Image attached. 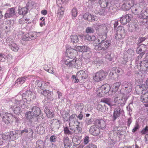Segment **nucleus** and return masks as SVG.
Listing matches in <instances>:
<instances>
[{
	"label": "nucleus",
	"instance_id": "1",
	"mask_svg": "<svg viewBox=\"0 0 148 148\" xmlns=\"http://www.w3.org/2000/svg\"><path fill=\"white\" fill-rule=\"evenodd\" d=\"M31 91H26L22 95L18 94L14 97L12 98L10 101L14 105H18L23 108L26 107V104L28 100H30Z\"/></svg>",
	"mask_w": 148,
	"mask_h": 148
},
{
	"label": "nucleus",
	"instance_id": "2",
	"mask_svg": "<svg viewBox=\"0 0 148 148\" xmlns=\"http://www.w3.org/2000/svg\"><path fill=\"white\" fill-rule=\"evenodd\" d=\"M98 44L95 45L94 49L98 51H105L108 49L111 45V42L110 40L104 39L103 36H99L98 38Z\"/></svg>",
	"mask_w": 148,
	"mask_h": 148
},
{
	"label": "nucleus",
	"instance_id": "3",
	"mask_svg": "<svg viewBox=\"0 0 148 148\" xmlns=\"http://www.w3.org/2000/svg\"><path fill=\"white\" fill-rule=\"evenodd\" d=\"M64 62L67 66L69 67H79L82 65V62L81 59L78 60L73 59L71 58H69Z\"/></svg>",
	"mask_w": 148,
	"mask_h": 148
},
{
	"label": "nucleus",
	"instance_id": "4",
	"mask_svg": "<svg viewBox=\"0 0 148 148\" xmlns=\"http://www.w3.org/2000/svg\"><path fill=\"white\" fill-rule=\"evenodd\" d=\"M99 3L102 7H107L110 12H113L112 10L114 9V1H111L110 2L109 0H99Z\"/></svg>",
	"mask_w": 148,
	"mask_h": 148
},
{
	"label": "nucleus",
	"instance_id": "5",
	"mask_svg": "<svg viewBox=\"0 0 148 148\" xmlns=\"http://www.w3.org/2000/svg\"><path fill=\"white\" fill-rule=\"evenodd\" d=\"M72 77V80L75 83H77L79 80L85 79L87 77V72L85 71L80 70L77 73L76 77L73 75Z\"/></svg>",
	"mask_w": 148,
	"mask_h": 148
},
{
	"label": "nucleus",
	"instance_id": "6",
	"mask_svg": "<svg viewBox=\"0 0 148 148\" xmlns=\"http://www.w3.org/2000/svg\"><path fill=\"white\" fill-rule=\"evenodd\" d=\"M107 72L102 70H100L96 72L93 77V79L96 82H99L104 79L107 76Z\"/></svg>",
	"mask_w": 148,
	"mask_h": 148
},
{
	"label": "nucleus",
	"instance_id": "7",
	"mask_svg": "<svg viewBox=\"0 0 148 148\" xmlns=\"http://www.w3.org/2000/svg\"><path fill=\"white\" fill-rule=\"evenodd\" d=\"M110 87L108 84H105L98 88L97 93L98 95L102 97L104 94L108 93L110 91Z\"/></svg>",
	"mask_w": 148,
	"mask_h": 148
},
{
	"label": "nucleus",
	"instance_id": "8",
	"mask_svg": "<svg viewBox=\"0 0 148 148\" xmlns=\"http://www.w3.org/2000/svg\"><path fill=\"white\" fill-rule=\"evenodd\" d=\"M12 114L11 113H5L1 115L2 121L6 124L8 125L11 123Z\"/></svg>",
	"mask_w": 148,
	"mask_h": 148
},
{
	"label": "nucleus",
	"instance_id": "9",
	"mask_svg": "<svg viewBox=\"0 0 148 148\" xmlns=\"http://www.w3.org/2000/svg\"><path fill=\"white\" fill-rule=\"evenodd\" d=\"M118 134L122 135V132L120 130V128L116 126L113 128V129L110 131L109 133V135L110 137L114 139L116 136Z\"/></svg>",
	"mask_w": 148,
	"mask_h": 148
},
{
	"label": "nucleus",
	"instance_id": "10",
	"mask_svg": "<svg viewBox=\"0 0 148 148\" xmlns=\"http://www.w3.org/2000/svg\"><path fill=\"white\" fill-rule=\"evenodd\" d=\"M122 86L124 90V95L129 93L132 90V85L130 83L125 82L123 83Z\"/></svg>",
	"mask_w": 148,
	"mask_h": 148
},
{
	"label": "nucleus",
	"instance_id": "11",
	"mask_svg": "<svg viewBox=\"0 0 148 148\" xmlns=\"http://www.w3.org/2000/svg\"><path fill=\"white\" fill-rule=\"evenodd\" d=\"M33 131L32 129L29 127H26L24 128L23 130L21 131V135L25 134L27 136H29V138H33Z\"/></svg>",
	"mask_w": 148,
	"mask_h": 148
},
{
	"label": "nucleus",
	"instance_id": "12",
	"mask_svg": "<svg viewBox=\"0 0 148 148\" xmlns=\"http://www.w3.org/2000/svg\"><path fill=\"white\" fill-rule=\"evenodd\" d=\"M6 42V44L8 45L9 48L12 51L16 52L19 49L18 45L9 38L7 39Z\"/></svg>",
	"mask_w": 148,
	"mask_h": 148
},
{
	"label": "nucleus",
	"instance_id": "13",
	"mask_svg": "<svg viewBox=\"0 0 148 148\" xmlns=\"http://www.w3.org/2000/svg\"><path fill=\"white\" fill-rule=\"evenodd\" d=\"M132 17V15L131 14H127L121 17L120 21L122 24L125 25L131 20Z\"/></svg>",
	"mask_w": 148,
	"mask_h": 148
},
{
	"label": "nucleus",
	"instance_id": "14",
	"mask_svg": "<svg viewBox=\"0 0 148 148\" xmlns=\"http://www.w3.org/2000/svg\"><path fill=\"white\" fill-rule=\"evenodd\" d=\"M106 124L105 121L101 119H97L95 122V125L102 130L106 128Z\"/></svg>",
	"mask_w": 148,
	"mask_h": 148
},
{
	"label": "nucleus",
	"instance_id": "15",
	"mask_svg": "<svg viewBox=\"0 0 148 148\" xmlns=\"http://www.w3.org/2000/svg\"><path fill=\"white\" fill-rule=\"evenodd\" d=\"M20 133V132L18 130H14L10 132V135L6 136L7 140H9L11 138L12 139H15L18 138L19 136L18 134Z\"/></svg>",
	"mask_w": 148,
	"mask_h": 148
},
{
	"label": "nucleus",
	"instance_id": "16",
	"mask_svg": "<svg viewBox=\"0 0 148 148\" xmlns=\"http://www.w3.org/2000/svg\"><path fill=\"white\" fill-rule=\"evenodd\" d=\"M15 14V10L14 8H8L6 11L4 17L6 18H8L13 16Z\"/></svg>",
	"mask_w": 148,
	"mask_h": 148
},
{
	"label": "nucleus",
	"instance_id": "17",
	"mask_svg": "<svg viewBox=\"0 0 148 148\" xmlns=\"http://www.w3.org/2000/svg\"><path fill=\"white\" fill-rule=\"evenodd\" d=\"M89 132L90 134L93 136H97L100 133L99 129L95 126H92L89 129Z\"/></svg>",
	"mask_w": 148,
	"mask_h": 148
},
{
	"label": "nucleus",
	"instance_id": "18",
	"mask_svg": "<svg viewBox=\"0 0 148 148\" xmlns=\"http://www.w3.org/2000/svg\"><path fill=\"white\" fill-rule=\"evenodd\" d=\"M77 49H75L71 48H68L66 49L67 55H69L72 58L75 57V56L77 54Z\"/></svg>",
	"mask_w": 148,
	"mask_h": 148
},
{
	"label": "nucleus",
	"instance_id": "19",
	"mask_svg": "<svg viewBox=\"0 0 148 148\" xmlns=\"http://www.w3.org/2000/svg\"><path fill=\"white\" fill-rule=\"evenodd\" d=\"M83 18L89 21L92 22L95 20L97 16L89 13H86L83 15Z\"/></svg>",
	"mask_w": 148,
	"mask_h": 148
},
{
	"label": "nucleus",
	"instance_id": "20",
	"mask_svg": "<svg viewBox=\"0 0 148 148\" xmlns=\"http://www.w3.org/2000/svg\"><path fill=\"white\" fill-rule=\"evenodd\" d=\"M25 115L26 116L27 119L31 123L33 121L34 119H37L36 117L33 114L32 111L27 112L25 114Z\"/></svg>",
	"mask_w": 148,
	"mask_h": 148
},
{
	"label": "nucleus",
	"instance_id": "21",
	"mask_svg": "<svg viewBox=\"0 0 148 148\" xmlns=\"http://www.w3.org/2000/svg\"><path fill=\"white\" fill-rule=\"evenodd\" d=\"M44 111L48 118H52L54 116L55 114L53 111L52 110L50 109L49 108L46 107Z\"/></svg>",
	"mask_w": 148,
	"mask_h": 148
},
{
	"label": "nucleus",
	"instance_id": "22",
	"mask_svg": "<svg viewBox=\"0 0 148 148\" xmlns=\"http://www.w3.org/2000/svg\"><path fill=\"white\" fill-rule=\"evenodd\" d=\"M100 102L105 103L110 107L114 106V104L112 103V100L111 98L109 97L104 98L101 99Z\"/></svg>",
	"mask_w": 148,
	"mask_h": 148
},
{
	"label": "nucleus",
	"instance_id": "23",
	"mask_svg": "<svg viewBox=\"0 0 148 148\" xmlns=\"http://www.w3.org/2000/svg\"><path fill=\"white\" fill-rule=\"evenodd\" d=\"M123 111L120 108H115L114 109L113 120L114 121L122 113Z\"/></svg>",
	"mask_w": 148,
	"mask_h": 148
},
{
	"label": "nucleus",
	"instance_id": "24",
	"mask_svg": "<svg viewBox=\"0 0 148 148\" xmlns=\"http://www.w3.org/2000/svg\"><path fill=\"white\" fill-rule=\"evenodd\" d=\"M32 110L37 118V117L40 115H42L41 114V110L40 108L36 106L32 107Z\"/></svg>",
	"mask_w": 148,
	"mask_h": 148
},
{
	"label": "nucleus",
	"instance_id": "25",
	"mask_svg": "<svg viewBox=\"0 0 148 148\" xmlns=\"http://www.w3.org/2000/svg\"><path fill=\"white\" fill-rule=\"evenodd\" d=\"M10 108L16 114L19 115L22 112L19 106H16L15 105H10L9 106Z\"/></svg>",
	"mask_w": 148,
	"mask_h": 148
},
{
	"label": "nucleus",
	"instance_id": "26",
	"mask_svg": "<svg viewBox=\"0 0 148 148\" xmlns=\"http://www.w3.org/2000/svg\"><path fill=\"white\" fill-rule=\"evenodd\" d=\"M51 125L54 130H58L61 126L60 121L56 119H54L52 120Z\"/></svg>",
	"mask_w": 148,
	"mask_h": 148
},
{
	"label": "nucleus",
	"instance_id": "27",
	"mask_svg": "<svg viewBox=\"0 0 148 148\" xmlns=\"http://www.w3.org/2000/svg\"><path fill=\"white\" fill-rule=\"evenodd\" d=\"M121 8L125 10H129L132 7V4L128 1L126 3L123 2L121 5H120Z\"/></svg>",
	"mask_w": 148,
	"mask_h": 148
},
{
	"label": "nucleus",
	"instance_id": "28",
	"mask_svg": "<svg viewBox=\"0 0 148 148\" xmlns=\"http://www.w3.org/2000/svg\"><path fill=\"white\" fill-rule=\"evenodd\" d=\"M27 77H21L18 78L16 81L15 85L16 86H17L18 84H22L24 83L27 79Z\"/></svg>",
	"mask_w": 148,
	"mask_h": 148
},
{
	"label": "nucleus",
	"instance_id": "29",
	"mask_svg": "<svg viewBox=\"0 0 148 148\" xmlns=\"http://www.w3.org/2000/svg\"><path fill=\"white\" fill-rule=\"evenodd\" d=\"M140 101L143 103H148V91L143 94L140 96ZM148 106V103L147 104Z\"/></svg>",
	"mask_w": 148,
	"mask_h": 148
},
{
	"label": "nucleus",
	"instance_id": "30",
	"mask_svg": "<svg viewBox=\"0 0 148 148\" xmlns=\"http://www.w3.org/2000/svg\"><path fill=\"white\" fill-rule=\"evenodd\" d=\"M140 8L139 6L135 5L132 7V11L135 15L138 14L140 12Z\"/></svg>",
	"mask_w": 148,
	"mask_h": 148
},
{
	"label": "nucleus",
	"instance_id": "31",
	"mask_svg": "<svg viewBox=\"0 0 148 148\" xmlns=\"http://www.w3.org/2000/svg\"><path fill=\"white\" fill-rule=\"evenodd\" d=\"M76 49L77 51L83 52H87L90 50V48L86 46H78Z\"/></svg>",
	"mask_w": 148,
	"mask_h": 148
},
{
	"label": "nucleus",
	"instance_id": "32",
	"mask_svg": "<svg viewBox=\"0 0 148 148\" xmlns=\"http://www.w3.org/2000/svg\"><path fill=\"white\" fill-rule=\"evenodd\" d=\"M69 41L73 43H77L79 41L78 36L76 35H71Z\"/></svg>",
	"mask_w": 148,
	"mask_h": 148
},
{
	"label": "nucleus",
	"instance_id": "33",
	"mask_svg": "<svg viewBox=\"0 0 148 148\" xmlns=\"http://www.w3.org/2000/svg\"><path fill=\"white\" fill-rule=\"evenodd\" d=\"M95 13L99 15L105 16L107 13V11L106 8H103L99 9L97 11L96 10Z\"/></svg>",
	"mask_w": 148,
	"mask_h": 148
},
{
	"label": "nucleus",
	"instance_id": "34",
	"mask_svg": "<svg viewBox=\"0 0 148 148\" xmlns=\"http://www.w3.org/2000/svg\"><path fill=\"white\" fill-rule=\"evenodd\" d=\"M27 8L25 7L23 8L19 7L18 13L19 14L21 15H24L27 13Z\"/></svg>",
	"mask_w": 148,
	"mask_h": 148
},
{
	"label": "nucleus",
	"instance_id": "35",
	"mask_svg": "<svg viewBox=\"0 0 148 148\" xmlns=\"http://www.w3.org/2000/svg\"><path fill=\"white\" fill-rule=\"evenodd\" d=\"M116 33L123 35V36H125V31L124 28L122 26H119L117 29Z\"/></svg>",
	"mask_w": 148,
	"mask_h": 148
},
{
	"label": "nucleus",
	"instance_id": "36",
	"mask_svg": "<svg viewBox=\"0 0 148 148\" xmlns=\"http://www.w3.org/2000/svg\"><path fill=\"white\" fill-rule=\"evenodd\" d=\"M140 66L145 68L146 70H148V60H145L141 61L140 64Z\"/></svg>",
	"mask_w": 148,
	"mask_h": 148
},
{
	"label": "nucleus",
	"instance_id": "37",
	"mask_svg": "<svg viewBox=\"0 0 148 148\" xmlns=\"http://www.w3.org/2000/svg\"><path fill=\"white\" fill-rule=\"evenodd\" d=\"M64 9L62 7L60 9H58L57 14H58L57 17L59 19H61L64 13Z\"/></svg>",
	"mask_w": 148,
	"mask_h": 148
},
{
	"label": "nucleus",
	"instance_id": "38",
	"mask_svg": "<svg viewBox=\"0 0 148 148\" xmlns=\"http://www.w3.org/2000/svg\"><path fill=\"white\" fill-rule=\"evenodd\" d=\"M140 17V18L142 19H146L148 18V10L145 11L144 12L142 11Z\"/></svg>",
	"mask_w": 148,
	"mask_h": 148
},
{
	"label": "nucleus",
	"instance_id": "39",
	"mask_svg": "<svg viewBox=\"0 0 148 148\" xmlns=\"http://www.w3.org/2000/svg\"><path fill=\"white\" fill-rule=\"evenodd\" d=\"M6 136L4 135H0V145H3L5 142L6 140H7Z\"/></svg>",
	"mask_w": 148,
	"mask_h": 148
},
{
	"label": "nucleus",
	"instance_id": "40",
	"mask_svg": "<svg viewBox=\"0 0 148 148\" xmlns=\"http://www.w3.org/2000/svg\"><path fill=\"white\" fill-rule=\"evenodd\" d=\"M106 107L105 105L103 106L101 104H99L97 106V108L98 110L101 112H105L106 110Z\"/></svg>",
	"mask_w": 148,
	"mask_h": 148
},
{
	"label": "nucleus",
	"instance_id": "41",
	"mask_svg": "<svg viewBox=\"0 0 148 148\" xmlns=\"http://www.w3.org/2000/svg\"><path fill=\"white\" fill-rule=\"evenodd\" d=\"M37 148H44V143L42 141L39 140L36 142Z\"/></svg>",
	"mask_w": 148,
	"mask_h": 148
},
{
	"label": "nucleus",
	"instance_id": "42",
	"mask_svg": "<svg viewBox=\"0 0 148 148\" xmlns=\"http://www.w3.org/2000/svg\"><path fill=\"white\" fill-rule=\"evenodd\" d=\"M28 41H29V39L28 36H24L21 38L20 42L22 45H25L26 42Z\"/></svg>",
	"mask_w": 148,
	"mask_h": 148
},
{
	"label": "nucleus",
	"instance_id": "43",
	"mask_svg": "<svg viewBox=\"0 0 148 148\" xmlns=\"http://www.w3.org/2000/svg\"><path fill=\"white\" fill-rule=\"evenodd\" d=\"M69 138L67 137L64 140V146L65 148H70V145L69 142Z\"/></svg>",
	"mask_w": 148,
	"mask_h": 148
},
{
	"label": "nucleus",
	"instance_id": "44",
	"mask_svg": "<svg viewBox=\"0 0 148 148\" xmlns=\"http://www.w3.org/2000/svg\"><path fill=\"white\" fill-rule=\"evenodd\" d=\"M36 130H37L38 133L41 134H42L45 131L44 128L40 125L37 127Z\"/></svg>",
	"mask_w": 148,
	"mask_h": 148
},
{
	"label": "nucleus",
	"instance_id": "45",
	"mask_svg": "<svg viewBox=\"0 0 148 148\" xmlns=\"http://www.w3.org/2000/svg\"><path fill=\"white\" fill-rule=\"evenodd\" d=\"M82 131V129L78 125L76 126V128L73 130V132L75 134H79L81 133Z\"/></svg>",
	"mask_w": 148,
	"mask_h": 148
},
{
	"label": "nucleus",
	"instance_id": "46",
	"mask_svg": "<svg viewBox=\"0 0 148 148\" xmlns=\"http://www.w3.org/2000/svg\"><path fill=\"white\" fill-rule=\"evenodd\" d=\"M64 134L66 135L69 136L72 135L73 133V131H70L69 128L68 127H66L64 128Z\"/></svg>",
	"mask_w": 148,
	"mask_h": 148
},
{
	"label": "nucleus",
	"instance_id": "47",
	"mask_svg": "<svg viewBox=\"0 0 148 148\" xmlns=\"http://www.w3.org/2000/svg\"><path fill=\"white\" fill-rule=\"evenodd\" d=\"M37 32H34L31 34L29 36H28V39H29V41L34 40L36 38H37Z\"/></svg>",
	"mask_w": 148,
	"mask_h": 148
},
{
	"label": "nucleus",
	"instance_id": "48",
	"mask_svg": "<svg viewBox=\"0 0 148 148\" xmlns=\"http://www.w3.org/2000/svg\"><path fill=\"white\" fill-rule=\"evenodd\" d=\"M123 98L120 99H119L118 100L119 101H118V103H120L121 106H123L125 104V101L127 99V98H125L124 97H123Z\"/></svg>",
	"mask_w": 148,
	"mask_h": 148
},
{
	"label": "nucleus",
	"instance_id": "49",
	"mask_svg": "<svg viewBox=\"0 0 148 148\" xmlns=\"http://www.w3.org/2000/svg\"><path fill=\"white\" fill-rule=\"evenodd\" d=\"M85 37V39L89 41L94 40L95 39V36H91L89 34L86 35Z\"/></svg>",
	"mask_w": 148,
	"mask_h": 148
},
{
	"label": "nucleus",
	"instance_id": "50",
	"mask_svg": "<svg viewBox=\"0 0 148 148\" xmlns=\"http://www.w3.org/2000/svg\"><path fill=\"white\" fill-rule=\"evenodd\" d=\"M8 57L5 55L0 54V61L2 62H4L6 60L9 61Z\"/></svg>",
	"mask_w": 148,
	"mask_h": 148
},
{
	"label": "nucleus",
	"instance_id": "51",
	"mask_svg": "<svg viewBox=\"0 0 148 148\" xmlns=\"http://www.w3.org/2000/svg\"><path fill=\"white\" fill-rule=\"evenodd\" d=\"M139 88L142 91L147 90L148 89V84L146 83V84H142L139 87Z\"/></svg>",
	"mask_w": 148,
	"mask_h": 148
},
{
	"label": "nucleus",
	"instance_id": "52",
	"mask_svg": "<svg viewBox=\"0 0 148 148\" xmlns=\"http://www.w3.org/2000/svg\"><path fill=\"white\" fill-rule=\"evenodd\" d=\"M114 69L112 68L110 73V77H111L112 79H113L115 78L116 77H118L117 75H115V73H114L115 71H114Z\"/></svg>",
	"mask_w": 148,
	"mask_h": 148
},
{
	"label": "nucleus",
	"instance_id": "53",
	"mask_svg": "<svg viewBox=\"0 0 148 148\" xmlns=\"http://www.w3.org/2000/svg\"><path fill=\"white\" fill-rule=\"evenodd\" d=\"M112 69H114V71H115L114 73H115V75H117L118 77L119 75L121 74L120 73L121 72L122 69L120 68H113Z\"/></svg>",
	"mask_w": 148,
	"mask_h": 148
},
{
	"label": "nucleus",
	"instance_id": "54",
	"mask_svg": "<svg viewBox=\"0 0 148 148\" xmlns=\"http://www.w3.org/2000/svg\"><path fill=\"white\" fill-rule=\"evenodd\" d=\"M138 29V25H132L129 28L131 32L135 31Z\"/></svg>",
	"mask_w": 148,
	"mask_h": 148
},
{
	"label": "nucleus",
	"instance_id": "55",
	"mask_svg": "<svg viewBox=\"0 0 148 148\" xmlns=\"http://www.w3.org/2000/svg\"><path fill=\"white\" fill-rule=\"evenodd\" d=\"M102 61L101 60V59L99 58H97L94 60L93 62L96 65L99 66L101 64Z\"/></svg>",
	"mask_w": 148,
	"mask_h": 148
},
{
	"label": "nucleus",
	"instance_id": "56",
	"mask_svg": "<svg viewBox=\"0 0 148 148\" xmlns=\"http://www.w3.org/2000/svg\"><path fill=\"white\" fill-rule=\"evenodd\" d=\"M72 15L74 17H76L77 15V8L74 7L71 10Z\"/></svg>",
	"mask_w": 148,
	"mask_h": 148
},
{
	"label": "nucleus",
	"instance_id": "57",
	"mask_svg": "<svg viewBox=\"0 0 148 148\" xmlns=\"http://www.w3.org/2000/svg\"><path fill=\"white\" fill-rule=\"evenodd\" d=\"M57 136L55 135L51 136L49 140L51 143H55L57 141Z\"/></svg>",
	"mask_w": 148,
	"mask_h": 148
},
{
	"label": "nucleus",
	"instance_id": "58",
	"mask_svg": "<svg viewBox=\"0 0 148 148\" xmlns=\"http://www.w3.org/2000/svg\"><path fill=\"white\" fill-rule=\"evenodd\" d=\"M95 30L94 29L91 27H88L86 30V32L87 33H92L94 32Z\"/></svg>",
	"mask_w": 148,
	"mask_h": 148
},
{
	"label": "nucleus",
	"instance_id": "59",
	"mask_svg": "<svg viewBox=\"0 0 148 148\" xmlns=\"http://www.w3.org/2000/svg\"><path fill=\"white\" fill-rule=\"evenodd\" d=\"M111 53L109 52L108 53L106 52V53L105 57L106 58L108 59L109 61H112V58L111 56Z\"/></svg>",
	"mask_w": 148,
	"mask_h": 148
},
{
	"label": "nucleus",
	"instance_id": "60",
	"mask_svg": "<svg viewBox=\"0 0 148 148\" xmlns=\"http://www.w3.org/2000/svg\"><path fill=\"white\" fill-rule=\"evenodd\" d=\"M45 83L44 82H42V81L40 80H37L35 82V85H36L38 87H40L41 88H42V84Z\"/></svg>",
	"mask_w": 148,
	"mask_h": 148
},
{
	"label": "nucleus",
	"instance_id": "61",
	"mask_svg": "<svg viewBox=\"0 0 148 148\" xmlns=\"http://www.w3.org/2000/svg\"><path fill=\"white\" fill-rule=\"evenodd\" d=\"M137 45L142 49L143 50V52H144L147 49V45H145L144 44H138Z\"/></svg>",
	"mask_w": 148,
	"mask_h": 148
},
{
	"label": "nucleus",
	"instance_id": "62",
	"mask_svg": "<svg viewBox=\"0 0 148 148\" xmlns=\"http://www.w3.org/2000/svg\"><path fill=\"white\" fill-rule=\"evenodd\" d=\"M121 84V83L119 82H116L114 84L113 87L115 91H116L118 90V89Z\"/></svg>",
	"mask_w": 148,
	"mask_h": 148
},
{
	"label": "nucleus",
	"instance_id": "63",
	"mask_svg": "<svg viewBox=\"0 0 148 148\" xmlns=\"http://www.w3.org/2000/svg\"><path fill=\"white\" fill-rule=\"evenodd\" d=\"M53 95V93L51 92H49L47 94V98L49 101L52 100L53 99L52 97Z\"/></svg>",
	"mask_w": 148,
	"mask_h": 148
},
{
	"label": "nucleus",
	"instance_id": "64",
	"mask_svg": "<svg viewBox=\"0 0 148 148\" xmlns=\"http://www.w3.org/2000/svg\"><path fill=\"white\" fill-rule=\"evenodd\" d=\"M125 36H123V35L121 34H118L117 33H116L115 38L116 40H119L121 39H122L124 38Z\"/></svg>",
	"mask_w": 148,
	"mask_h": 148
}]
</instances>
